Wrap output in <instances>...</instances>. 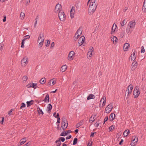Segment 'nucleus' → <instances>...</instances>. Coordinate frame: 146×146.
I'll use <instances>...</instances> for the list:
<instances>
[{"label": "nucleus", "mask_w": 146, "mask_h": 146, "mask_svg": "<svg viewBox=\"0 0 146 146\" xmlns=\"http://www.w3.org/2000/svg\"><path fill=\"white\" fill-rule=\"evenodd\" d=\"M91 99V94H90L87 98V99L88 100H89Z\"/></svg>", "instance_id": "obj_56"}, {"label": "nucleus", "mask_w": 146, "mask_h": 146, "mask_svg": "<svg viewBox=\"0 0 146 146\" xmlns=\"http://www.w3.org/2000/svg\"><path fill=\"white\" fill-rule=\"evenodd\" d=\"M68 123L66 117L63 116L62 120L61 126L62 127V129L64 131L68 127Z\"/></svg>", "instance_id": "obj_1"}, {"label": "nucleus", "mask_w": 146, "mask_h": 146, "mask_svg": "<svg viewBox=\"0 0 146 146\" xmlns=\"http://www.w3.org/2000/svg\"><path fill=\"white\" fill-rule=\"evenodd\" d=\"M135 51H134L133 53L131 55V60H133V61L135 60L136 58V56L135 55Z\"/></svg>", "instance_id": "obj_18"}, {"label": "nucleus", "mask_w": 146, "mask_h": 146, "mask_svg": "<svg viewBox=\"0 0 146 146\" xmlns=\"http://www.w3.org/2000/svg\"><path fill=\"white\" fill-rule=\"evenodd\" d=\"M129 47V44L127 43H125L123 46V50L124 51H127Z\"/></svg>", "instance_id": "obj_17"}, {"label": "nucleus", "mask_w": 146, "mask_h": 146, "mask_svg": "<svg viewBox=\"0 0 146 146\" xmlns=\"http://www.w3.org/2000/svg\"><path fill=\"white\" fill-rule=\"evenodd\" d=\"M62 7L61 5L59 3L57 4L55 6L54 12L56 13H58L60 12Z\"/></svg>", "instance_id": "obj_5"}, {"label": "nucleus", "mask_w": 146, "mask_h": 146, "mask_svg": "<svg viewBox=\"0 0 146 146\" xmlns=\"http://www.w3.org/2000/svg\"><path fill=\"white\" fill-rule=\"evenodd\" d=\"M52 108V105L50 104H49L48 105V106L47 107V112L48 113H50Z\"/></svg>", "instance_id": "obj_21"}, {"label": "nucleus", "mask_w": 146, "mask_h": 146, "mask_svg": "<svg viewBox=\"0 0 146 146\" xmlns=\"http://www.w3.org/2000/svg\"><path fill=\"white\" fill-rule=\"evenodd\" d=\"M54 79H51L49 81V82H48V85H50L51 84V82L53 80V79H54Z\"/></svg>", "instance_id": "obj_54"}, {"label": "nucleus", "mask_w": 146, "mask_h": 146, "mask_svg": "<svg viewBox=\"0 0 146 146\" xmlns=\"http://www.w3.org/2000/svg\"><path fill=\"white\" fill-rule=\"evenodd\" d=\"M128 7H126L123 9V11L124 12H126V11L127 10Z\"/></svg>", "instance_id": "obj_58"}, {"label": "nucleus", "mask_w": 146, "mask_h": 146, "mask_svg": "<svg viewBox=\"0 0 146 146\" xmlns=\"http://www.w3.org/2000/svg\"><path fill=\"white\" fill-rule=\"evenodd\" d=\"M38 113L39 115H40V114H41L42 115H43L44 114V113L42 111V110H41L40 111H38Z\"/></svg>", "instance_id": "obj_50"}, {"label": "nucleus", "mask_w": 146, "mask_h": 146, "mask_svg": "<svg viewBox=\"0 0 146 146\" xmlns=\"http://www.w3.org/2000/svg\"><path fill=\"white\" fill-rule=\"evenodd\" d=\"M45 79V78H42L39 81L40 83L42 84H43L46 82Z\"/></svg>", "instance_id": "obj_33"}, {"label": "nucleus", "mask_w": 146, "mask_h": 146, "mask_svg": "<svg viewBox=\"0 0 146 146\" xmlns=\"http://www.w3.org/2000/svg\"><path fill=\"white\" fill-rule=\"evenodd\" d=\"M24 39H25V40L27 39H29L30 38V36L29 35H27L25 36H24Z\"/></svg>", "instance_id": "obj_48"}, {"label": "nucleus", "mask_w": 146, "mask_h": 146, "mask_svg": "<svg viewBox=\"0 0 146 146\" xmlns=\"http://www.w3.org/2000/svg\"><path fill=\"white\" fill-rule=\"evenodd\" d=\"M92 3V12H94L95 11L97 8V2H96V0H93Z\"/></svg>", "instance_id": "obj_11"}, {"label": "nucleus", "mask_w": 146, "mask_h": 146, "mask_svg": "<svg viewBox=\"0 0 146 146\" xmlns=\"http://www.w3.org/2000/svg\"><path fill=\"white\" fill-rule=\"evenodd\" d=\"M108 116L106 117L104 120V123L106 122L108 120Z\"/></svg>", "instance_id": "obj_57"}, {"label": "nucleus", "mask_w": 146, "mask_h": 146, "mask_svg": "<svg viewBox=\"0 0 146 146\" xmlns=\"http://www.w3.org/2000/svg\"><path fill=\"white\" fill-rule=\"evenodd\" d=\"M140 94V92L139 90L138 87L136 86L135 88L133 91V95L134 97L135 98H137Z\"/></svg>", "instance_id": "obj_3"}, {"label": "nucleus", "mask_w": 146, "mask_h": 146, "mask_svg": "<svg viewBox=\"0 0 146 146\" xmlns=\"http://www.w3.org/2000/svg\"><path fill=\"white\" fill-rule=\"evenodd\" d=\"M70 16L71 18H73L74 17V13H70Z\"/></svg>", "instance_id": "obj_52"}, {"label": "nucleus", "mask_w": 146, "mask_h": 146, "mask_svg": "<svg viewBox=\"0 0 146 146\" xmlns=\"http://www.w3.org/2000/svg\"><path fill=\"white\" fill-rule=\"evenodd\" d=\"M31 143L29 141L25 144V145L26 146H29L31 145Z\"/></svg>", "instance_id": "obj_55"}, {"label": "nucleus", "mask_w": 146, "mask_h": 146, "mask_svg": "<svg viewBox=\"0 0 146 146\" xmlns=\"http://www.w3.org/2000/svg\"><path fill=\"white\" fill-rule=\"evenodd\" d=\"M127 21V19H125L121 22V25L122 27H123L126 24Z\"/></svg>", "instance_id": "obj_27"}, {"label": "nucleus", "mask_w": 146, "mask_h": 146, "mask_svg": "<svg viewBox=\"0 0 146 146\" xmlns=\"http://www.w3.org/2000/svg\"><path fill=\"white\" fill-rule=\"evenodd\" d=\"M26 87L28 88H33L34 89H36L37 87V84L33 83H29L26 86Z\"/></svg>", "instance_id": "obj_10"}, {"label": "nucleus", "mask_w": 146, "mask_h": 146, "mask_svg": "<svg viewBox=\"0 0 146 146\" xmlns=\"http://www.w3.org/2000/svg\"><path fill=\"white\" fill-rule=\"evenodd\" d=\"M135 25V20H133L132 21H130L128 24V26L129 27L132 28L133 29L134 28V27Z\"/></svg>", "instance_id": "obj_13"}, {"label": "nucleus", "mask_w": 146, "mask_h": 146, "mask_svg": "<svg viewBox=\"0 0 146 146\" xmlns=\"http://www.w3.org/2000/svg\"><path fill=\"white\" fill-rule=\"evenodd\" d=\"M13 110V109H11L8 112V114L9 115H11V112H12V111Z\"/></svg>", "instance_id": "obj_60"}, {"label": "nucleus", "mask_w": 146, "mask_h": 146, "mask_svg": "<svg viewBox=\"0 0 146 146\" xmlns=\"http://www.w3.org/2000/svg\"><path fill=\"white\" fill-rule=\"evenodd\" d=\"M115 117V114L113 113H111L109 119L110 120L112 121L114 119Z\"/></svg>", "instance_id": "obj_24"}, {"label": "nucleus", "mask_w": 146, "mask_h": 146, "mask_svg": "<svg viewBox=\"0 0 146 146\" xmlns=\"http://www.w3.org/2000/svg\"><path fill=\"white\" fill-rule=\"evenodd\" d=\"M77 141L78 139L76 138H74L73 140V145H76L77 143Z\"/></svg>", "instance_id": "obj_38"}, {"label": "nucleus", "mask_w": 146, "mask_h": 146, "mask_svg": "<svg viewBox=\"0 0 146 146\" xmlns=\"http://www.w3.org/2000/svg\"><path fill=\"white\" fill-rule=\"evenodd\" d=\"M66 135H67L68 133H70L72 132V131H71L70 130H69L68 131H66Z\"/></svg>", "instance_id": "obj_53"}, {"label": "nucleus", "mask_w": 146, "mask_h": 146, "mask_svg": "<svg viewBox=\"0 0 146 146\" xmlns=\"http://www.w3.org/2000/svg\"><path fill=\"white\" fill-rule=\"evenodd\" d=\"M47 42H46V43H45V46H46V47H47L50 44V41L48 40H47Z\"/></svg>", "instance_id": "obj_46"}, {"label": "nucleus", "mask_w": 146, "mask_h": 146, "mask_svg": "<svg viewBox=\"0 0 146 146\" xmlns=\"http://www.w3.org/2000/svg\"><path fill=\"white\" fill-rule=\"evenodd\" d=\"M45 102H49V97L48 94H47L43 100Z\"/></svg>", "instance_id": "obj_23"}, {"label": "nucleus", "mask_w": 146, "mask_h": 146, "mask_svg": "<svg viewBox=\"0 0 146 146\" xmlns=\"http://www.w3.org/2000/svg\"><path fill=\"white\" fill-rule=\"evenodd\" d=\"M95 98L96 100L94 101L95 102L93 104V105L96 107H98L99 106L98 103L99 101V96L96 95L95 97L94 95L92 94V99H94Z\"/></svg>", "instance_id": "obj_2"}, {"label": "nucleus", "mask_w": 146, "mask_h": 146, "mask_svg": "<svg viewBox=\"0 0 146 146\" xmlns=\"http://www.w3.org/2000/svg\"><path fill=\"white\" fill-rule=\"evenodd\" d=\"M82 121H81L80 123H78L76 124V128H78L82 124Z\"/></svg>", "instance_id": "obj_39"}, {"label": "nucleus", "mask_w": 146, "mask_h": 146, "mask_svg": "<svg viewBox=\"0 0 146 146\" xmlns=\"http://www.w3.org/2000/svg\"><path fill=\"white\" fill-rule=\"evenodd\" d=\"M20 16L21 19L23 20L25 17V13H23L21 12L20 13Z\"/></svg>", "instance_id": "obj_37"}, {"label": "nucleus", "mask_w": 146, "mask_h": 146, "mask_svg": "<svg viewBox=\"0 0 146 146\" xmlns=\"http://www.w3.org/2000/svg\"><path fill=\"white\" fill-rule=\"evenodd\" d=\"M133 89V86L132 84H130L128 87L127 89V96H129L131 94Z\"/></svg>", "instance_id": "obj_7"}, {"label": "nucleus", "mask_w": 146, "mask_h": 146, "mask_svg": "<svg viewBox=\"0 0 146 146\" xmlns=\"http://www.w3.org/2000/svg\"><path fill=\"white\" fill-rule=\"evenodd\" d=\"M129 131L127 129L123 133V135L125 137H127L129 133Z\"/></svg>", "instance_id": "obj_31"}, {"label": "nucleus", "mask_w": 146, "mask_h": 146, "mask_svg": "<svg viewBox=\"0 0 146 146\" xmlns=\"http://www.w3.org/2000/svg\"><path fill=\"white\" fill-rule=\"evenodd\" d=\"M27 76H24L23 78V80L24 81H26L27 80Z\"/></svg>", "instance_id": "obj_49"}, {"label": "nucleus", "mask_w": 146, "mask_h": 146, "mask_svg": "<svg viewBox=\"0 0 146 146\" xmlns=\"http://www.w3.org/2000/svg\"><path fill=\"white\" fill-rule=\"evenodd\" d=\"M43 38H44L43 33L42 35L41 34V33L40 34L38 38V42L39 41H40V39H42Z\"/></svg>", "instance_id": "obj_32"}, {"label": "nucleus", "mask_w": 146, "mask_h": 146, "mask_svg": "<svg viewBox=\"0 0 146 146\" xmlns=\"http://www.w3.org/2000/svg\"><path fill=\"white\" fill-rule=\"evenodd\" d=\"M74 52L73 51H71L70 52L68 57V60H72L73 59V56L74 55Z\"/></svg>", "instance_id": "obj_14"}, {"label": "nucleus", "mask_w": 146, "mask_h": 146, "mask_svg": "<svg viewBox=\"0 0 146 146\" xmlns=\"http://www.w3.org/2000/svg\"><path fill=\"white\" fill-rule=\"evenodd\" d=\"M67 68V66L66 65H63L61 68V71L62 72H65Z\"/></svg>", "instance_id": "obj_29"}, {"label": "nucleus", "mask_w": 146, "mask_h": 146, "mask_svg": "<svg viewBox=\"0 0 146 146\" xmlns=\"http://www.w3.org/2000/svg\"><path fill=\"white\" fill-rule=\"evenodd\" d=\"M34 101L31 100L30 101H27L26 102L27 104V107H29L32 105L33 104Z\"/></svg>", "instance_id": "obj_28"}, {"label": "nucleus", "mask_w": 146, "mask_h": 146, "mask_svg": "<svg viewBox=\"0 0 146 146\" xmlns=\"http://www.w3.org/2000/svg\"><path fill=\"white\" fill-rule=\"evenodd\" d=\"M59 140H60V141H62V142H64L65 140V139L64 137H60L59 138Z\"/></svg>", "instance_id": "obj_42"}, {"label": "nucleus", "mask_w": 146, "mask_h": 146, "mask_svg": "<svg viewBox=\"0 0 146 146\" xmlns=\"http://www.w3.org/2000/svg\"><path fill=\"white\" fill-rule=\"evenodd\" d=\"M28 58L26 57L23 58V59L21 60V64L23 66H25L28 63L27 61Z\"/></svg>", "instance_id": "obj_8"}, {"label": "nucleus", "mask_w": 146, "mask_h": 146, "mask_svg": "<svg viewBox=\"0 0 146 146\" xmlns=\"http://www.w3.org/2000/svg\"><path fill=\"white\" fill-rule=\"evenodd\" d=\"M82 27H80L79 29L77 30L76 34L78 35H81L82 33Z\"/></svg>", "instance_id": "obj_22"}, {"label": "nucleus", "mask_w": 146, "mask_h": 146, "mask_svg": "<svg viewBox=\"0 0 146 146\" xmlns=\"http://www.w3.org/2000/svg\"><path fill=\"white\" fill-rule=\"evenodd\" d=\"M89 50L87 54V58L89 60H90L91 59V46L90 47Z\"/></svg>", "instance_id": "obj_16"}, {"label": "nucleus", "mask_w": 146, "mask_h": 146, "mask_svg": "<svg viewBox=\"0 0 146 146\" xmlns=\"http://www.w3.org/2000/svg\"><path fill=\"white\" fill-rule=\"evenodd\" d=\"M66 131H63L60 134V136H66V135H66Z\"/></svg>", "instance_id": "obj_47"}, {"label": "nucleus", "mask_w": 146, "mask_h": 146, "mask_svg": "<svg viewBox=\"0 0 146 146\" xmlns=\"http://www.w3.org/2000/svg\"><path fill=\"white\" fill-rule=\"evenodd\" d=\"M138 141V138H136L135 137H132V141L131 143V145L132 146H134L135 145L137 144Z\"/></svg>", "instance_id": "obj_9"}, {"label": "nucleus", "mask_w": 146, "mask_h": 146, "mask_svg": "<svg viewBox=\"0 0 146 146\" xmlns=\"http://www.w3.org/2000/svg\"><path fill=\"white\" fill-rule=\"evenodd\" d=\"M85 37L84 36H81L78 40V43L80 44L79 46H81L84 42Z\"/></svg>", "instance_id": "obj_12"}, {"label": "nucleus", "mask_w": 146, "mask_h": 146, "mask_svg": "<svg viewBox=\"0 0 146 146\" xmlns=\"http://www.w3.org/2000/svg\"><path fill=\"white\" fill-rule=\"evenodd\" d=\"M137 63L136 61H134L131 64V70L133 71L137 68Z\"/></svg>", "instance_id": "obj_15"}, {"label": "nucleus", "mask_w": 146, "mask_h": 146, "mask_svg": "<svg viewBox=\"0 0 146 146\" xmlns=\"http://www.w3.org/2000/svg\"><path fill=\"white\" fill-rule=\"evenodd\" d=\"M58 17L61 21H64L66 19V15L64 12L58 13Z\"/></svg>", "instance_id": "obj_4"}, {"label": "nucleus", "mask_w": 146, "mask_h": 146, "mask_svg": "<svg viewBox=\"0 0 146 146\" xmlns=\"http://www.w3.org/2000/svg\"><path fill=\"white\" fill-rule=\"evenodd\" d=\"M145 52V50L143 46H142L141 47V52L144 53Z\"/></svg>", "instance_id": "obj_44"}, {"label": "nucleus", "mask_w": 146, "mask_h": 146, "mask_svg": "<svg viewBox=\"0 0 146 146\" xmlns=\"http://www.w3.org/2000/svg\"><path fill=\"white\" fill-rule=\"evenodd\" d=\"M4 117H2V119L1 121H0V123H1V124H3V122H4Z\"/></svg>", "instance_id": "obj_63"}, {"label": "nucleus", "mask_w": 146, "mask_h": 146, "mask_svg": "<svg viewBox=\"0 0 146 146\" xmlns=\"http://www.w3.org/2000/svg\"><path fill=\"white\" fill-rule=\"evenodd\" d=\"M26 106V105L24 103H22L21 104V106L20 107V109H22L23 108H25Z\"/></svg>", "instance_id": "obj_40"}, {"label": "nucleus", "mask_w": 146, "mask_h": 146, "mask_svg": "<svg viewBox=\"0 0 146 146\" xmlns=\"http://www.w3.org/2000/svg\"><path fill=\"white\" fill-rule=\"evenodd\" d=\"M75 12V7L72 6V7L71 9L70 10V13H74Z\"/></svg>", "instance_id": "obj_45"}, {"label": "nucleus", "mask_w": 146, "mask_h": 146, "mask_svg": "<svg viewBox=\"0 0 146 146\" xmlns=\"http://www.w3.org/2000/svg\"><path fill=\"white\" fill-rule=\"evenodd\" d=\"M113 107L112 104L108 105L106 108L105 111L107 113H109L111 111Z\"/></svg>", "instance_id": "obj_6"}, {"label": "nucleus", "mask_w": 146, "mask_h": 146, "mask_svg": "<svg viewBox=\"0 0 146 146\" xmlns=\"http://www.w3.org/2000/svg\"><path fill=\"white\" fill-rule=\"evenodd\" d=\"M25 41V39H23L22 40L21 42V48H24V41Z\"/></svg>", "instance_id": "obj_43"}, {"label": "nucleus", "mask_w": 146, "mask_h": 146, "mask_svg": "<svg viewBox=\"0 0 146 146\" xmlns=\"http://www.w3.org/2000/svg\"><path fill=\"white\" fill-rule=\"evenodd\" d=\"M133 29L132 28H131L129 27H128L126 29V32L127 34L130 33L132 31V29Z\"/></svg>", "instance_id": "obj_34"}, {"label": "nucleus", "mask_w": 146, "mask_h": 146, "mask_svg": "<svg viewBox=\"0 0 146 146\" xmlns=\"http://www.w3.org/2000/svg\"><path fill=\"white\" fill-rule=\"evenodd\" d=\"M6 16L5 15H4L3 16V22H5L6 21Z\"/></svg>", "instance_id": "obj_59"}, {"label": "nucleus", "mask_w": 146, "mask_h": 146, "mask_svg": "<svg viewBox=\"0 0 146 146\" xmlns=\"http://www.w3.org/2000/svg\"><path fill=\"white\" fill-rule=\"evenodd\" d=\"M91 2L90 3V4L89 6V8L88 9V14L90 15L91 14V9L90 8V7L91 6Z\"/></svg>", "instance_id": "obj_41"}, {"label": "nucleus", "mask_w": 146, "mask_h": 146, "mask_svg": "<svg viewBox=\"0 0 146 146\" xmlns=\"http://www.w3.org/2000/svg\"><path fill=\"white\" fill-rule=\"evenodd\" d=\"M55 117L57 118H60L59 114L58 113H57L56 115L55 116Z\"/></svg>", "instance_id": "obj_61"}, {"label": "nucleus", "mask_w": 146, "mask_h": 146, "mask_svg": "<svg viewBox=\"0 0 146 146\" xmlns=\"http://www.w3.org/2000/svg\"><path fill=\"white\" fill-rule=\"evenodd\" d=\"M44 38H43L42 39V40L41 41L40 40V41L39 42H40L38 44L39 47L40 48L42 46L44 43Z\"/></svg>", "instance_id": "obj_30"}, {"label": "nucleus", "mask_w": 146, "mask_h": 146, "mask_svg": "<svg viewBox=\"0 0 146 146\" xmlns=\"http://www.w3.org/2000/svg\"><path fill=\"white\" fill-rule=\"evenodd\" d=\"M54 42H52L51 44V47H54Z\"/></svg>", "instance_id": "obj_64"}, {"label": "nucleus", "mask_w": 146, "mask_h": 146, "mask_svg": "<svg viewBox=\"0 0 146 146\" xmlns=\"http://www.w3.org/2000/svg\"><path fill=\"white\" fill-rule=\"evenodd\" d=\"M142 10L144 13H146V0H144L142 7Z\"/></svg>", "instance_id": "obj_20"}, {"label": "nucleus", "mask_w": 146, "mask_h": 146, "mask_svg": "<svg viewBox=\"0 0 146 146\" xmlns=\"http://www.w3.org/2000/svg\"><path fill=\"white\" fill-rule=\"evenodd\" d=\"M106 101V98L105 97H103L101 99L100 102H103L102 103V106H104L105 105Z\"/></svg>", "instance_id": "obj_19"}, {"label": "nucleus", "mask_w": 146, "mask_h": 146, "mask_svg": "<svg viewBox=\"0 0 146 146\" xmlns=\"http://www.w3.org/2000/svg\"><path fill=\"white\" fill-rule=\"evenodd\" d=\"M26 142V141L23 140L22 139L20 140L19 142V143L18 144V146H20L21 145L23 144Z\"/></svg>", "instance_id": "obj_35"}, {"label": "nucleus", "mask_w": 146, "mask_h": 146, "mask_svg": "<svg viewBox=\"0 0 146 146\" xmlns=\"http://www.w3.org/2000/svg\"><path fill=\"white\" fill-rule=\"evenodd\" d=\"M111 40L113 41V44H115L117 43V38L115 36H113V37L111 38Z\"/></svg>", "instance_id": "obj_25"}, {"label": "nucleus", "mask_w": 146, "mask_h": 146, "mask_svg": "<svg viewBox=\"0 0 146 146\" xmlns=\"http://www.w3.org/2000/svg\"><path fill=\"white\" fill-rule=\"evenodd\" d=\"M117 27V26L116 25H114V24L112 26V27L111 29V34H112L115 31L116 28Z\"/></svg>", "instance_id": "obj_26"}, {"label": "nucleus", "mask_w": 146, "mask_h": 146, "mask_svg": "<svg viewBox=\"0 0 146 146\" xmlns=\"http://www.w3.org/2000/svg\"><path fill=\"white\" fill-rule=\"evenodd\" d=\"M72 137V136L71 135H69L68 137H66V139L67 140L70 139Z\"/></svg>", "instance_id": "obj_62"}, {"label": "nucleus", "mask_w": 146, "mask_h": 146, "mask_svg": "<svg viewBox=\"0 0 146 146\" xmlns=\"http://www.w3.org/2000/svg\"><path fill=\"white\" fill-rule=\"evenodd\" d=\"M114 129V127L113 125L109 127L110 131L112 130H113Z\"/></svg>", "instance_id": "obj_51"}, {"label": "nucleus", "mask_w": 146, "mask_h": 146, "mask_svg": "<svg viewBox=\"0 0 146 146\" xmlns=\"http://www.w3.org/2000/svg\"><path fill=\"white\" fill-rule=\"evenodd\" d=\"M77 34L75 33V36L73 38V41H76L80 36V35H76Z\"/></svg>", "instance_id": "obj_36"}]
</instances>
